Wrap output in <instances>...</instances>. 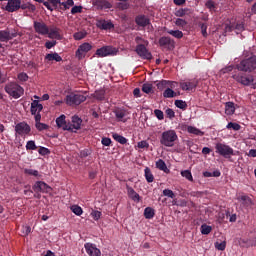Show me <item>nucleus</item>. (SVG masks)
<instances>
[{"label": "nucleus", "instance_id": "obj_1", "mask_svg": "<svg viewBox=\"0 0 256 256\" xmlns=\"http://www.w3.org/2000/svg\"><path fill=\"white\" fill-rule=\"evenodd\" d=\"M179 139L175 130H166L160 136V144L164 147H175V141Z\"/></svg>", "mask_w": 256, "mask_h": 256}, {"label": "nucleus", "instance_id": "obj_2", "mask_svg": "<svg viewBox=\"0 0 256 256\" xmlns=\"http://www.w3.org/2000/svg\"><path fill=\"white\" fill-rule=\"evenodd\" d=\"M4 90L10 97H13V99L23 97L25 93V89L16 82H9L5 85Z\"/></svg>", "mask_w": 256, "mask_h": 256}, {"label": "nucleus", "instance_id": "obj_3", "mask_svg": "<svg viewBox=\"0 0 256 256\" xmlns=\"http://www.w3.org/2000/svg\"><path fill=\"white\" fill-rule=\"evenodd\" d=\"M236 68L244 73H256V56L242 60Z\"/></svg>", "mask_w": 256, "mask_h": 256}, {"label": "nucleus", "instance_id": "obj_4", "mask_svg": "<svg viewBox=\"0 0 256 256\" xmlns=\"http://www.w3.org/2000/svg\"><path fill=\"white\" fill-rule=\"evenodd\" d=\"M215 152L218 155H221V157H224L225 159H231V155H234V150L231 148V146L218 142L215 145Z\"/></svg>", "mask_w": 256, "mask_h": 256}, {"label": "nucleus", "instance_id": "obj_5", "mask_svg": "<svg viewBox=\"0 0 256 256\" xmlns=\"http://www.w3.org/2000/svg\"><path fill=\"white\" fill-rule=\"evenodd\" d=\"M232 78L237 81V83H240L241 85H244L245 87H249L253 81H255V78L253 75H247L243 72L236 73L232 76Z\"/></svg>", "mask_w": 256, "mask_h": 256}, {"label": "nucleus", "instance_id": "obj_6", "mask_svg": "<svg viewBox=\"0 0 256 256\" xmlns=\"http://www.w3.org/2000/svg\"><path fill=\"white\" fill-rule=\"evenodd\" d=\"M66 103L68 105H81L83 102L87 101V97L83 94L79 93H71L66 96L65 99Z\"/></svg>", "mask_w": 256, "mask_h": 256}, {"label": "nucleus", "instance_id": "obj_7", "mask_svg": "<svg viewBox=\"0 0 256 256\" xmlns=\"http://www.w3.org/2000/svg\"><path fill=\"white\" fill-rule=\"evenodd\" d=\"M147 44H138L135 48V52L140 57V59H146L147 61H151L153 59V55L147 49Z\"/></svg>", "mask_w": 256, "mask_h": 256}, {"label": "nucleus", "instance_id": "obj_8", "mask_svg": "<svg viewBox=\"0 0 256 256\" xmlns=\"http://www.w3.org/2000/svg\"><path fill=\"white\" fill-rule=\"evenodd\" d=\"M16 135H19L20 137H25L27 135H30L31 133V126L25 122H20L16 124L15 126Z\"/></svg>", "mask_w": 256, "mask_h": 256}, {"label": "nucleus", "instance_id": "obj_9", "mask_svg": "<svg viewBox=\"0 0 256 256\" xmlns=\"http://www.w3.org/2000/svg\"><path fill=\"white\" fill-rule=\"evenodd\" d=\"M117 50L113 46H103L96 50L97 57H109V55H115Z\"/></svg>", "mask_w": 256, "mask_h": 256}, {"label": "nucleus", "instance_id": "obj_10", "mask_svg": "<svg viewBox=\"0 0 256 256\" xmlns=\"http://www.w3.org/2000/svg\"><path fill=\"white\" fill-rule=\"evenodd\" d=\"M32 189L35 193H49L51 191L50 186L43 181L35 182Z\"/></svg>", "mask_w": 256, "mask_h": 256}, {"label": "nucleus", "instance_id": "obj_11", "mask_svg": "<svg viewBox=\"0 0 256 256\" xmlns=\"http://www.w3.org/2000/svg\"><path fill=\"white\" fill-rule=\"evenodd\" d=\"M33 27L38 35H47L49 33V26L43 21H34Z\"/></svg>", "mask_w": 256, "mask_h": 256}, {"label": "nucleus", "instance_id": "obj_12", "mask_svg": "<svg viewBox=\"0 0 256 256\" xmlns=\"http://www.w3.org/2000/svg\"><path fill=\"white\" fill-rule=\"evenodd\" d=\"M4 9L8 13H15L16 11H19V9H21V0H8Z\"/></svg>", "mask_w": 256, "mask_h": 256}, {"label": "nucleus", "instance_id": "obj_13", "mask_svg": "<svg viewBox=\"0 0 256 256\" xmlns=\"http://www.w3.org/2000/svg\"><path fill=\"white\" fill-rule=\"evenodd\" d=\"M91 49H93V46H91V44L87 42L81 44L76 50V57L78 59H83V57H85V54L89 53Z\"/></svg>", "mask_w": 256, "mask_h": 256}, {"label": "nucleus", "instance_id": "obj_14", "mask_svg": "<svg viewBox=\"0 0 256 256\" xmlns=\"http://www.w3.org/2000/svg\"><path fill=\"white\" fill-rule=\"evenodd\" d=\"M46 35H48L49 39H57V41H61V39H63L61 29L56 26L48 27V33Z\"/></svg>", "mask_w": 256, "mask_h": 256}, {"label": "nucleus", "instance_id": "obj_15", "mask_svg": "<svg viewBox=\"0 0 256 256\" xmlns=\"http://www.w3.org/2000/svg\"><path fill=\"white\" fill-rule=\"evenodd\" d=\"M84 248L86 249V253L89 256H101V250L97 248V245L95 244L86 243Z\"/></svg>", "mask_w": 256, "mask_h": 256}, {"label": "nucleus", "instance_id": "obj_16", "mask_svg": "<svg viewBox=\"0 0 256 256\" xmlns=\"http://www.w3.org/2000/svg\"><path fill=\"white\" fill-rule=\"evenodd\" d=\"M96 25L98 29H102L103 31H111V29H115V25L111 20H98Z\"/></svg>", "mask_w": 256, "mask_h": 256}, {"label": "nucleus", "instance_id": "obj_17", "mask_svg": "<svg viewBox=\"0 0 256 256\" xmlns=\"http://www.w3.org/2000/svg\"><path fill=\"white\" fill-rule=\"evenodd\" d=\"M160 47H168V49H175V40L171 37L163 36L159 39Z\"/></svg>", "mask_w": 256, "mask_h": 256}, {"label": "nucleus", "instance_id": "obj_18", "mask_svg": "<svg viewBox=\"0 0 256 256\" xmlns=\"http://www.w3.org/2000/svg\"><path fill=\"white\" fill-rule=\"evenodd\" d=\"M17 37V33H12L9 31V29L6 30H0V42L1 43H7V41H11V39Z\"/></svg>", "mask_w": 256, "mask_h": 256}, {"label": "nucleus", "instance_id": "obj_19", "mask_svg": "<svg viewBox=\"0 0 256 256\" xmlns=\"http://www.w3.org/2000/svg\"><path fill=\"white\" fill-rule=\"evenodd\" d=\"M65 119L66 116L62 114L56 119V125L59 129H63V131H69V129H71V126L69 125V122H67V120Z\"/></svg>", "mask_w": 256, "mask_h": 256}, {"label": "nucleus", "instance_id": "obj_20", "mask_svg": "<svg viewBox=\"0 0 256 256\" xmlns=\"http://www.w3.org/2000/svg\"><path fill=\"white\" fill-rule=\"evenodd\" d=\"M81 123H83V120L79 118V116H73L72 123L69 122L70 129H68V131H71L72 133L74 131H79V129H81Z\"/></svg>", "mask_w": 256, "mask_h": 256}, {"label": "nucleus", "instance_id": "obj_21", "mask_svg": "<svg viewBox=\"0 0 256 256\" xmlns=\"http://www.w3.org/2000/svg\"><path fill=\"white\" fill-rule=\"evenodd\" d=\"M117 121H121L122 123H127V110L123 108H117L113 111Z\"/></svg>", "mask_w": 256, "mask_h": 256}, {"label": "nucleus", "instance_id": "obj_22", "mask_svg": "<svg viewBox=\"0 0 256 256\" xmlns=\"http://www.w3.org/2000/svg\"><path fill=\"white\" fill-rule=\"evenodd\" d=\"M135 23L138 27H147V25H151V20L145 15H138L135 18Z\"/></svg>", "mask_w": 256, "mask_h": 256}, {"label": "nucleus", "instance_id": "obj_23", "mask_svg": "<svg viewBox=\"0 0 256 256\" xmlns=\"http://www.w3.org/2000/svg\"><path fill=\"white\" fill-rule=\"evenodd\" d=\"M128 197L132 199V201H136L139 203L141 201V196H139L138 193H136L135 189H133L131 186L127 185L126 186Z\"/></svg>", "mask_w": 256, "mask_h": 256}, {"label": "nucleus", "instance_id": "obj_24", "mask_svg": "<svg viewBox=\"0 0 256 256\" xmlns=\"http://www.w3.org/2000/svg\"><path fill=\"white\" fill-rule=\"evenodd\" d=\"M94 5L97 9H111V7H113V5L107 0H95Z\"/></svg>", "mask_w": 256, "mask_h": 256}, {"label": "nucleus", "instance_id": "obj_25", "mask_svg": "<svg viewBox=\"0 0 256 256\" xmlns=\"http://www.w3.org/2000/svg\"><path fill=\"white\" fill-rule=\"evenodd\" d=\"M45 61H47L48 63L51 61H56V63H61V61H63V58L59 55V53L54 52V53L46 54Z\"/></svg>", "mask_w": 256, "mask_h": 256}, {"label": "nucleus", "instance_id": "obj_26", "mask_svg": "<svg viewBox=\"0 0 256 256\" xmlns=\"http://www.w3.org/2000/svg\"><path fill=\"white\" fill-rule=\"evenodd\" d=\"M43 111V104L39 103L38 100H34L31 103V113L32 115H37V113H41Z\"/></svg>", "mask_w": 256, "mask_h": 256}, {"label": "nucleus", "instance_id": "obj_27", "mask_svg": "<svg viewBox=\"0 0 256 256\" xmlns=\"http://www.w3.org/2000/svg\"><path fill=\"white\" fill-rule=\"evenodd\" d=\"M175 82L169 81V80H161L156 84L157 89L159 91H163V89H167L168 87H171L173 89V85Z\"/></svg>", "mask_w": 256, "mask_h": 256}, {"label": "nucleus", "instance_id": "obj_28", "mask_svg": "<svg viewBox=\"0 0 256 256\" xmlns=\"http://www.w3.org/2000/svg\"><path fill=\"white\" fill-rule=\"evenodd\" d=\"M237 108L235 107V103L233 102H226L225 103V113L227 115H235V110Z\"/></svg>", "mask_w": 256, "mask_h": 256}, {"label": "nucleus", "instance_id": "obj_29", "mask_svg": "<svg viewBox=\"0 0 256 256\" xmlns=\"http://www.w3.org/2000/svg\"><path fill=\"white\" fill-rule=\"evenodd\" d=\"M177 93L173 91L171 87H168L163 92L164 99H173V97H177Z\"/></svg>", "mask_w": 256, "mask_h": 256}, {"label": "nucleus", "instance_id": "obj_30", "mask_svg": "<svg viewBox=\"0 0 256 256\" xmlns=\"http://www.w3.org/2000/svg\"><path fill=\"white\" fill-rule=\"evenodd\" d=\"M144 177L147 183H153V181H155V177L153 176V173H151V169L149 167L144 169Z\"/></svg>", "mask_w": 256, "mask_h": 256}, {"label": "nucleus", "instance_id": "obj_31", "mask_svg": "<svg viewBox=\"0 0 256 256\" xmlns=\"http://www.w3.org/2000/svg\"><path fill=\"white\" fill-rule=\"evenodd\" d=\"M166 33H168V35H172V37H175V39H183V32L180 30L166 29Z\"/></svg>", "mask_w": 256, "mask_h": 256}, {"label": "nucleus", "instance_id": "obj_32", "mask_svg": "<svg viewBox=\"0 0 256 256\" xmlns=\"http://www.w3.org/2000/svg\"><path fill=\"white\" fill-rule=\"evenodd\" d=\"M112 138L114 139V141H117V143H120V145H125L127 144V138H125L122 135H119L117 133H113L112 134Z\"/></svg>", "mask_w": 256, "mask_h": 256}, {"label": "nucleus", "instance_id": "obj_33", "mask_svg": "<svg viewBox=\"0 0 256 256\" xmlns=\"http://www.w3.org/2000/svg\"><path fill=\"white\" fill-rule=\"evenodd\" d=\"M144 217L145 219H153V217H155V209L146 207L144 209Z\"/></svg>", "mask_w": 256, "mask_h": 256}, {"label": "nucleus", "instance_id": "obj_34", "mask_svg": "<svg viewBox=\"0 0 256 256\" xmlns=\"http://www.w3.org/2000/svg\"><path fill=\"white\" fill-rule=\"evenodd\" d=\"M187 132L191 133L192 135H200V136L205 135V133L203 131H201L200 129H198L197 127H194V126H188Z\"/></svg>", "mask_w": 256, "mask_h": 256}, {"label": "nucleus", "instance_id": "obj_35", "mask_svg": "<svg viewBox=\"0 0 256 256\" xmlns=\"http://www.w3.org/2000/svg\"><path fill=\"white\" fill-rule=\"evenodd\" d=\"M24 173H25V175H31L32 177H37L38 179H40V177H41V174H39V171L29 169V168H25Z\"/></svg>", "mask_w": 256, "mask_h": 256}, {"label": "nucleus", "instance_id": "obj_36", "mask_svg": "<svg viewBox=\"0 0 256 256\" xmlns=\"http://www.w3.org/2000/svg\"><path fill=\"white\" fill-rule=\"evenodd\" d=\"M70 209L72 213H74V215H77L78 217H81V215H83V208H81V206L79 205H73Z\"/></svg>", "mask_w": 256, "mask_h": 256}, {"label": "nucleus", "instance_id": "obj_37", "mask_svg": "<svg viewBox=\"0 0 256 256\" xmlns=\"http://www.w3.org/2000/svg\"><path fill=\"white\" fill-rule=\"evenodd\" d=\"M200 231H201L202 235H209V233H211V231H213V227H211L207 224H202L200 227Z\"/></svg>", "mask_w": 256, "mask_h": 256}, {"label": "nucleus", "instance_id": "obj_38", "mask_svg": "<svg viewBox=\"0 0 256 256\" xmlns=\"http://www.w3.org/2000/svg\"><path fill=\"white\" fill-rule=\"evenodd\" d=\"M142 91H143V93H146L147 95H149L150 93H153V84L144 83L142 85Z\"/></svg>", "mask_w": 256, "mask_h": 256}, {"label": "nucleus", "instance_id": "obj_39", "mask_svg": "<svg viewBox=\"0 0 256 256\" xmlns=\"http://www.w3.org/2000/svg\"><path fill=\"white\" fill-rule=\"evenodd\" d=\"M156 168L159 169L160 171H167V164H165V161H163V159H159L156 162Z\"/></svg>", "mask_w": 256, "mask_h": 256}, {"label": "nucleus", "instance_id": "obj_40", "mask_svg": "<svg viewBox=\"0 0 256 256\" xmlns=\"http://www.w3.org/2000/svg\"><path fill=\"white\" fill-rule=\"evenodd\" d=\"M26 151H37V144H35L34 140H29L26 143Z\"/></svg>", "mask_w": 256, "mask_h": 256}, {"label": "nucleus", "instance_id": "obj_41", "mask_svg": "<svg viewBox=\"0 0 256 256\" xmlns=\"http://www.w3.org/2000/svg\"><path fill=\"white\" fill-rule=\"evenodd\" d=\"M94 98L98 101H103L105 99V90H97L94 93Z\"/></svg>", "mask_w": 256, "mask_h": 256}, {"label": "nucleus", "instance_id": "obj_42", "mask_svg": "<svg viewBox=\"0 0 256 256\" xmlns=\"http://www.w3.org/2000/svg\"><path fill=\"white\" fill-rule=\"evenodd\" d=\"M46 3L51 5L53 11H57L59 10V4L61 3V0H47Z\"/></svg>", "mask_w": 256, "mask_h": 256}, {"label": "nucleus", "instance_id": "obj_43", "mask_svg": "<svg viewBox=\"0 0 256 256\" xmlns=\"http://www.w3.org/2000/svg\"><path fill=\"white\" fill-rule=\"evenodd\" d=\"M174 105L178 107V109H182V111H185V109H187V102L183 100H175Z\"/></svg>", "mask_w": 256, "mask_h": 256}, {"label": "nucleus", "instance_id": "obj_44", "mask_svg": "<svg viewBox=\"0 0 256 256\" xmlns=\"http://www.w3.org/2000/svg\"><path fill=\"white\" fill-rule=\"evenodd\" d=\"M188 86V91H193V89H197L199 82L197 80H190L186 82Z\"/></svg>", "mask_w": 256, "mask_h": 256}, {"label": "nucleus", "instance_id": "obj_45", "mask_svg": "<svg viewBox=\"0 0 256 256\" xmlns=\"http://www.w3.org/2000/svg\"><path fill=\"white\" fill-rule=\"evenodd\" d=\"M226 129H233V131H240L241 125H239L235 122H229L226 126Z\"/></svg>", "mask_w": 256, "mask_h": 256}, {"label": "nucleus", "instance_id": "obj_46", "mask_svg": "<svg viewBox=\"0 0 256 256\" xmlns=\"http://www.w3.org/2000/svg\"><path fill=\"white\" fill-rule=\"evenodd\" d=\"M181 175L187 179L188 181L193 182V174H191L190 170H183L181 171Z\"/></svg>", "mask_w": 256, "mask_h": 256}, {"label": "nucleus", "instance_id": "obj_47", "mask_svg": "<svg viewBox=\"0 0 256 256\" xmlns=\"http://www.w3.org/2000/svg\"><path fill=\"white\" fill-rule=\"evenodd\" d=\"M17 79L21 82V83H25L26 81H29V75H27V73L22 72L19 73L17 75Z\"/></svg>", "mask_w": 256, "mask_h": 256}, {"label": "nucleus", "instance_id": "obj_48", "mask_svg": "<svg viewBox=\"0 0 256 256\" xmlns=\"http://www.w3.org/2000/svg\"><path fill=\"white\" fill-rule=\"evenodd\" d=\"M226 247H227V242H225V241L215 243V248L218 251H225Z\"/></svg>", "mask_w": 256, "mask_h": 256}, {"label": "nucleus", "instance_id": "obj_49", "mask_svg": "<svg viewBox=\"0 0 256 256\" xmlns=\"http://www.w3.org/2000/svg\"><path fill=\"white\" fill-rule=\"evenodd\" d=\"M86 36H87L86 32H76L73 35L75 41H81V39H85Z\"/></svg>", "mask_w": 256, "mask_h": 256}, {"label": "nucleus", "instance_id": "obj_50", "mask_svg": "<svg viewBox=\"0 0 256 256\" xmlns=\"http://www.w3.org/2000/svg\"><path fill=\"white\" fill-rule=\"evenodd\" d=\"M164 197H169L170 199H175V192L171 189H164L163 190Z\"/></svg>", "mask_w": 256, "mask_h": 256}, {"label": "nucleus", "instance_id": "obj_51", "mask_svg": "<svg viewBox=\"0 0 256 256\" xmlns=\"http://www.w3.org/2000/svg\"><path fill=\"white\" fill-rule=\"evenodd\" d=\"M101 211H98V210H93L91 212V217L94 219V221H99L101 219Z\"/></svg>", "mask_w": 256, "mask_h": 256}, {"label": "nucleus", "instance_id": "obj_52", "mask_svg": "<svg viewBox=\"0 0 256 256\" xmlns=\"http://www.w3.org/2000/svg\"><path fill=\"white\" fill-rule=\"evenodd\" d=\"M36 3H42L44 5V7H46V9H48V11H53V6H51V4H49V2H47V0H34Z\"/></svg>", "mask_w": 256, "mask_h": 256}, {"label": "nucleus", "instance_id": "obj_53", "mask_svg": "<svg viewBox=\"0 0 256 256\" xmlns=\"http://www.w3.org/2000/svg\"><path fill=\"white\" fill-rule=\"evenodd\" d=\"M154 115L155 117H157L159 121H163V119H165V115L163 114V111L159 109L154 110Z\"/></svg>", "mask_w": 256, "mask_h": 256}, {"label": "nucleus", "instance_id": "obj_54", "mask_svg": "<svg viewBox=\"0 0 256 256\" xmlns=\"http://www.w3.org/2000/svg\"><path fill=\"white\" fill-rule=\"evenodd\" d=\"M38 153H39V155L45 156V155H49L51 153V150H49V148L40 146Z\"/></svg>", "mask_w": 256, "mask_h": 256}, {"label": "nucleus", "instance_id": "obj_55", "mask_svg": "<svg viewBox=\"0 0 256 256\" xmlns=\"http://www.w3.org/2000/svg\"><path fill=\"white\" fill-rule=\"evenodd\" d=\"M138 149H149V142L142 140L137 144Z\"/></svg>", "mask_w": 256, "mask_h": 256}, {"label": "nucleus", "instance_id": "obj_56", "mask_svg": "<svg viewBox=\"0 0 256 256\" xmlns=\"http://www.w3.org/2000/svg\"><path fill=\"white\" fill-rule=\"evenodd\" d=\"M82 12H83V6H73L71 9L72 15H77V13H82Z\"/></svg>", "mask_w": 256, "mask_h": 256}, {"label": "nucleus", "instance_id": "obj_57", "mask_svg": "<svg viewBox=\"0 0 256 256\" xmlns=\"http://www.w3.org/2000/svg\"><path fill=\"white\" fill-rule=\"evenodd\" d=\"M89 155H91V150H89V149H84V150L80 151L81 159H85V158L89 157Z\"/></svg>", "mask_w": 256, "mask_h": 256}, {"label": "nucleus", "instance_id": "obj_58", "mask_svg": "<svg viewBox=\"0 0 256 256\" xmlns=\"http://www.w3.org/2000/svg\"><path fill=\"white\" fill-rule=\"evenodd\" d=\"M58 5H59L58 11H59V9L61 11H67V9H70L67 2H61V0H60V3Z\"/></svg>", "mask_w": 256, "mask_h": 256}, {"label": "nucleus", "instance_id": "obj_59", "mask_svg": "<svg viewBox=\"0 0 256 256\" xmlns=\"http://www.w3.org/2000/svg\"><path fill=\"white\" fill-rule=\"evenodd\" d=\"M55 45H57V41L56 40L46 41V43H45L46 49H53V47H55Z\"/></svg>", "mask_w": 256, "mask_h": 256}, {"label": "nucleus", "instance_id": "obj_60", "mask_svg": "<svg viewBox=\"0 0 256 256\" xmlns=\"http://www.w3.org/2000/svg\"><path fill=\"white\" fill-rule=\"evenodd\" d=\"M175 25H177V27H185V25H187V21H185L181 18H178L175 21Z\"/></svg>", "mask_w": 256, "mask_h": 256}, {"label": "nucleus", "instance_id": "obj_61", "mask_svg": "<svg viewBox=\"0 0 256 256\" xmlns=\"http://www.w3.org/2000/svg\"><path fill=\"white\" fill-rule=\"evenodd\" d=\"M165 113L169 119H173V117H175V111H173L171 108H167Z\"/></svg>", "mask_w": 256, "mask_h": 256}, {"label": "nucleus", "instance_id": "obj_62", "mask_svg": "<svg viewBox=\"0 0 256 256\" xmlns=\"http://www.w3.org/2000/svg\"><path fill=\"white\" fill-rule=\"evenodd\" d=\"M101 143L105 147H109L111 145V138L104 137V138H102Z\"/></svg>", "mask_w": 256, "mask_h": 256}, {"label": "nucleus", "instance_id": "obj_63", "mask_svg": "<svg viewBox=\"0 0 256 256\" xmlns=\"http://www.w3.org/2000/svg\"><path fill=\"white\" fill-rule=\"evenodd\" d=\"M29 233H31V227L30 226H24L22 228V234L27 237V235H29Z\"/></svg>", "mask_w": 256, "mask_h": 256}, {"label": "nucleus", "instance_id": "obj_64", "mask_svg": "<svg viewBox=\"0 0 256 256\" xmlns=\"http://www.w3.org/2000/svg\"><path fill=\"white\" fill-rule=\"evenodd\" d=\"M200 27H201L203 37H207V24L202 23L200 24Z\"/></svg>", "mask_w": 256, "mask_h": 256}]
</instances>
